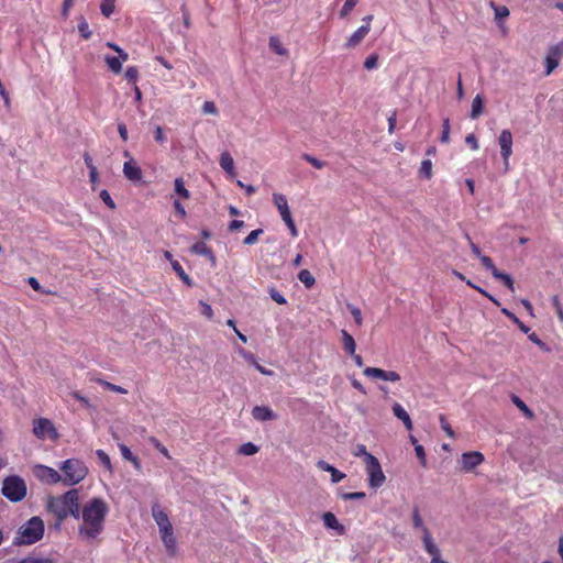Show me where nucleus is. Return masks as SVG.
<instances>
[{"mask_svg": "<svg viewBox=\"0 0 563 563\" xmlns=\"http://www.w3.org/2000/svg\"><path fill=\"white\" fill-rule=\"evenodd\" d=\"M47 510L54 515L56 522L55 528L59 529L60 525L68 516L75 519L80 518L79 492L78 489H69L66 493L49 497L46 505Z\"/></svg>", "mask_w": 563, "mask_h": 563, "instance_id": "2", "label": "nucleus"}, {"mask_svg": "<svg viewBox=\"0 0 563 563\" xmlns=\"http://www.w3.org/2000/svg\"><path fill=\"white\" fill-rule=\"evenodd\" d=\"M122 457L126 461H130L136 470L141 468V463L137 456H135L131 450L125 444L119 445Z\"/></svg>", "mask_w": 563, "mask_h": 563, "instance_id": "24", "label": "nucleus"}, {"mask_svg": "<svg viewBox=\"0 0 563 563\" xmlns=\"http://www.w3.org/2000/svg\"><path fill=\"white\" fill-rule=\"evenodd\" d=\"M148 442L159 452L162 453L165 457H167L168 460L172 459L170 454H169V451L167 450V448L161 443V441L155 438V437H150L148 438Z\"/></svg>", "mask_w": 563, "mask_h": 563, "instance_id": "36", "label": "nucleus"}, {"mask_svg": "<svg viewBox=\"0 0 563 563\" xmlns=\"http://www.w3.org/2000/svg\"><path fill=\"white\" fill-rule=\"evenodd\" d=\"M302 158H303L307 163L311 164V165H312L314 168H317V169H322V168L325 166V162L320 161V159L316 158L314 156H312V155H310V154L305 153V154L302 155Z\"/></svg>", "mask_w": 563, "mask_h": 563, "instance_id": "44", "label": "nucleus"}, {"mask_svg": "<svg viewBox=\"0 0 563 563\" xmlns=\"http://www.w3.org/2000/svg\"><path fill=\"white\" fill-rule=\"evenodd\" d=\"M175 191L178 196H180L184 199L190 198L189 190L185 187L183 178H176L175 179Z\"/></svg>", "mask_w": 563, "mask_h": 563, "instance_id": "35", "label": "nucleus"}, {"mask_svg": "<svg viewBox=\"0 0 563 563\" xmlns=\"http://www.w3.org/2000/svg\"><path fill=\"white\" fill-rule=\"evenodd\" d=\"M298 279L305 285L306 288H311L316 279L308 269H301L298 274Z\"/></svg>", "mask_w": 563, "mask_h": 563, "instance_id": "33", "label": "nucleus"}, {"mask_svg": "<svg viewBox=\"0 0 563 563\" xmlns=\"http://www.w3.org/2000/svg\"><path fill=\"white\" fill-rule=\"evenodd\" d=\"M172 267L175 271V273L177 274V276L185 284H187L188 286H191L192 283H191L190 277L186 274V272L184 271L183 266L180 265V263L178 261H172Z\"/></svg>", "mask_w": 563, "mask_h": 563, "instance_id": "32", "label": "nucleus"}, {"mask_svg": "<svg viewBox=\"0 0 563 563\" xmlns=\"http://www.w3.org/2000/svg\"><path fill=\"white\" fill-rule=\"evenodd\" d=\"M202 111L206 114H218V109L213 101H205L202 104Z\"/></svg>", "mask_w": 563, "mask_h": 563, "instance_id": "57", "label": "nucleus"}, {"mask_svg": "<svg viewBox=\"0 0 563 563\" xmlns=\"http://www.w3.org/2000/svg\"><path fill=\"white\" fill-rule=\"evenodd\" d=\"M349 309H350V312L355 321V323L357 325H362L363 323V317H362V311L360 308L355 307V306H349Z\"/></svg>", "mask_w": 563, "mask_h": 563, "instance_id": "52", "label": "nucleus"}, {"mask_svg": "<svg viewBox=\"0 0 563 563\" xmlns=\"http://www.w3.org/2000/svg\"><path fill=\"white\" fill-rule=\"evenodd\" d=\"M323 523L327 528L332 529L336 531L339 536H343L345 533V528L343 525L339 522L334 514L332 512H324L322 516Z\"/></svg>", "mask_w": 563, "mask_h": 563, "instance_id": "16", "label": "nucleus"}, {"mask_svg": "<svg viewBox=\"0 0 563 563\" xmlns=\"http://www.w3.org/2000/svg\"><path fill=\"white\" fill-rule=\"evenodd\" d=\"M465 142L467 145L471 146L473 151H477L479 148L477 137L473 133L468 134L465 137Z\"/></svg>", "mask_w": 563, "mask_h": 563, "instance_id": "62", "label": "nucleus"}, {"mask_svg": "<svg viewBox=\"0 0 563 563\" xmlns=\"http://www.w3.org/2000/svg\"><path fill=\"white\" fill-rule=\"evenodd\" d=\"M96 455L99 462L104 466V468L109 471L112 470L110 456L103 450H97Z\"/></svg>", "mask_w": 563, "mask_h": 563, "instance_id": "42", "label": "nucleus"}, {"mask_svg": "<svg viewBox=\"0 0 563 563\" xmlns=\"http://www.w3.org/2000/svg\"><path fill=\"white\" fill-rule=\"evenodd\" d=\"M483 109H484V100L479 95H477L472 101V109H471L470 117L472 119H477L483 113Z\"/></svg>", "mask_w": 563, "mask_h": 563, "instance_id": "25", "label": "nucleus"}, {"mask_svg": "<svg viewBox=\"0 0 563 563\" xmlns=\"http://www.w3.org/2000/svg\"><path fill=\"white\" fill-rule=\"evenodd\" d=\"M371 31L369 25L360 26L345 42V48H354L362 43V41L367 36Z\"/></svg>", "mask_w": 563, "mask_h": 563, "instance_id": "13", "label": "nucleus"}, {"mask_svg": "<svg viewBox=\"0 0 563 563\" xmlns=\"http://www.w3.org/2000/svg\"><path fill=\"white\" fill-rule=\"evenodd\" d=\"M552 305H553V307L555 309V312L558 314L559 320L561 322H563V308H562V305H561L558 296H554L552 298Z\"/></svg>", "mask_w": 563, "mask_h": 563, "instance_id": "58", "label": "nucleus"}, {"mask_svg": "<svg viewBox=\"0 0 563 563\" xmlns=\"http://www.w3.org/2000/svg\"><path fill=\"white\" fill-rule=\"evenodd\" d=\"M484 462V455L481 452L472 451L462 454V466L465 471H472Z\"/></svg>", "mask_w": 563, "mask_h": 563, "instance_id": "11", "label": "nucleus"}, {"mask_svg": "<svg viewBox=\"0 0 563 563\" xmlns=\"http://www.w3.org/2000/svg\"><path fill=\"white\" fill-rule=\"evenodd\" d=\"M100 198L110 209H115V203H114L113 199L111 198L108 190H106V189L101 190Z\"/></svg>", "mask_w": 563, "mask_h": 563, "instance_id": "55", "label": "nucleus"}, {"mask_svg": "<svg viewBox=\"0 0 563 563\" xmlns=\"http://www.w3.org/2000/svg\"><path fill=\"white\" fill-rule=\"evenodd\" d=\"M479 260H481L482 265H483L486 269L490 271V272H492V275H494V269H497V267L494 265V263H493L492 258H490L489 256L482 255V256L479 257Z\"/></svg>", "mask_w": 563, "mask_h": 563, "instance_id": "56", "label": "nucleus"}, {"mask_svg": "<svg viewBox=\"0 0 563 563\" xmlns=\"http://www.w3.org/2000/svg\"><path fill=\"white\" fill-rule=\"evenodd\" d=\"M422 541H423L424 550L431 556V559L441 556L440 550H439L438 545L433 542V539L431 537L429 529H424V536H422Z\"/></svg>", "mask_w": 563, "mask_h": 563, "instance_id": "18", "label": "nucleus"}, {"mask_svg": "<svg viewBox=\"0 0 563 563\" xmlns=\"http://www.w3.org/2000/svg\"><path fill=\"white\" fill-rule=\"evenodd\" d=\"M104 62L108 66V68L114 73V74H119L121 73L122 70V64H121V59L119 57H115V56H106L104 58Z\"/></svg>", "mask_w": 563, "mask_h": 563, "instance_id": "31", "label": "nucleus"}, {"mask_svg": "<svg viewBox=\"0 0 563 563\" xmlns=\"http://www.w3.org/2000/svg\"><path fill=\"white\" fill-rule=\"evenodd\" d=\"M252 417L256 421H269L275 420L277 418V415L267 406H255L252 409Z\"/></svg>", "mask_w": 563, "mask_h": 563, "instance_id": "15", "label": "nucleus"}, {"mask_svg": "<svg viewBox=\"0 0 563 563\" xmlns=\"http://www.w3.org/2000/svg\"><path fill=\"white\" fill-rule=\"evenodd\" d=\"M412 525L415 528L420 529L422 532V536H424V529H428V528L424 526L423 520L420 516L419 509L417 507H415L412 510Z\"/></svg>", "mask_w": 563, "mask_h": 563, "instance_id": "38", "label": "nucleus"}, {"mask_svg": "<svg viewBox=\"0 0 563 563\" xmlns=\"http://www.w3.org/2000/svg\"><path fill=\"white\" fill-rule=\"evenodd\" d=\"M103 388L110 390V391H114V393H118V394H128V390L119 385H115V384H112L110 382H107V380H103V379H98L97 380Z\"/></svg>", "mask_w": 563, "mask_h": 563, "instance_id": "40", "label": "nucleus"}, {"mask_svg": "<svg viewBox=\"0 0 563 563\" xmlns=\"http://www.w3.org/2000/svg\"><path fill=\"white\" fill-rule=\"evenodd\" d=\"M115 9V0H103L100 4L101 13L109 18Z\"/></svg>", "mask_w": 563, "mask_h": 563, "instance_id": "39", "label": "nucleus"}, {"mask_svg": "<svg viewBox=\"0 0 563 563\" xmlns=\"http://www.w3.org/2000/svg\"><path fill=\"white\" fill-rule=\"evenodd\" d=\"M191 252L209 258L213 264L216 263V256L212 249L208 246L205 242L195 243L191 246Z\"/></svg>", "mask_w": 563, "mask_h": 563, "instance_id": "20", "label": "nucleus"}, {"mask_svg": "<svg viewBox=\"0 0 563 563\" xmlns=\"http://www.w3.org/2000/svg\"><path fill=\"white\" fill-rule=\"evenodd\" d=\"M500 155L504 161L505 169L509 168V158L512 155V134L509 130H503L498 136Z\"/></svg>", "mask_w": 563, "mask_h": 563, "instance_id": "9", "label": "nucleus"}, {"mask_svg": "<svg viewBox=\"0 0 563 563\" xmlns=\"http://www.w3.org/2000/svg\"><path fill=\"white\" fill-rule=\"evenodd\" d=\"M353 454L355 456L363 457L364 463H366L368 456H374L373 454L367 452L366 446L364 444H357Z\"/></svg>", "mask_w": 563, "mask_h": 563, "instance_id": "51", "label": "nucleus"}, {"mask_svg": "<svg viewBox=\"0 0 563 563\" xmlns=\"http://www.w3.org/2000/svg\"><path fill=\"white\" fill-rule=\"evenodd\" d=\"M76 0H64L62 7V15L67 19L69 15L70 9L74 7Z\"/></svg>", "mask_w": 563, "mask_h": 563, "instance_id": "61", "label": "nucleus"}, {"mask_svg": "<svg viewBox=\"0 0 563 563\" xmlns=\"http://www.w3.org/2000/svg\"><path fill=\"white\" fill-rule=\"evenodd\" d=\"M357 0H346L340 11V18L347 16L357 4Z\"/></svg>", "mask_w": 563, "mask_h": 563, "instance_id": "45", "label": "nucleus"}, {"mask_svg": "<svg viewBox=\"0 0 563 563\" xmlns=\"http://www.w3.org/2000/svg\"><path fill=\"white\" fill-rule=\"evenodd\" d=\"M528 339L533 342L534 344H537L542 351L544 352H549L550 349L549 346L547 345V343H544L536 332H529L528 333Z\"/></svg>", "mask_w": 563, "mask_h": 563, "instance_id": "46", "label": "nucleus"}, {"mask_svg": "<svg viewBox=\"0 0 563 563\" xmlns=\"http://www.w3.org/2000/svg\"><path fill=\"white\" fill-rule=\"evenodd\" d=\"M220 166L223 170H225L229 175H234V161L229 152H223L220 155Z\"/></svg>", "mask_w": 563, "mask_h": 563, "instance_id": "21", "label": "nucleus"}, {"mask_svg": "<svg viewBox=\"0 0 563 563\" xmlns=\"http://www.w3.org/2000/svg\"><path fill=\"white\" fill-rule=\"evenodd\" d=\"M393 412L399 420L404 422V426L408 431L412 430L413 424L411 418L400 404L395 402L393 405Z\"/></svg>", "mask_w": 563, "mask_h": 563, "instance_id": "19", "label": "nucleus"}, {"mask_svg": "<svg viewBox=\"0 0 563 563\" xmlns=\"http://www.w3.org/2000/svg\"><path fill=\"white\" fill-rule=\"evenodd\" d=\"M271 298L278 305H286V298L274 287H271L269 290Z\"/></svg>", "mask_w": 563, "mask_h": 563, "instance_id": "49", "label": "nucleus"}, {"mask_svg": "<svg viewBox=\"0 0 563 563\" xmlns=\"http://www.w3.org/2000/svg\"><path fill=\"white\" fill-rule=\"evenodd\" d=\"M419 174L426 179H430L432 177V162L430 159H423L421 162Z\"/></svg>", "mask_w": 563, "mask_h": 563, "instance_id": "37", "label": "nucleus"}, {"mask_svg": "<svg viewBox=\"0 0 563 563\" xmlns=\"http://www.w3.org/2000/svg\"><path fill=\"white\" fill-rule=\"evenodd\" d=\"M269 47L272 51H274L277 55L286 56L288 55V51L283 46L282 42L277 36H271L269 37Z\"/></svg>", "mask_w": 563, "mask_h": 563, "instance_id": "27", "label": "nucleus"}, {"mask_svg": "<svg viewBox=\"0 0 563 563\" xmlns=\"http://www.w3.org/2000/svg\"><path fill=\"white\" fill-rule=\"evenodd\" d=\"M442 143H449L450 142V120L446 118L443 121L442 124V134L440 137Z\"/></svg>", "mask_w": 563, "mask_h": 563, "instance_id": "50", "label": "nucleus"}, {"mask_svg": "<svg viewBox=\"0 0 563 563\" xmlns=\"http://www.w3.org/2000/svg\"><path fill=\"white\" fill-rule=\"evenodd\" d=\"M387 372L388 371H384L378 367H366L363 371L365 376H367L369 378H378V379H383V380H386Z\"/></svg>", "mask_w": 563, "mask_h": 563, "instance_id": "28", "label": "nucleus"}, {"mask_svg": "<svg viewBox=\"0 0 563 563\" xmlns=\"http://www.w3.org/2000/svg\"><path fill=\"white\" fill-rule=\"evenodd\" d=\"M154 139L156 142L163 144L166 141V136L164 134L163 128L157 125L154 131Z\"/></svg>", "mask_w": 563, "mask_h": 563, "instance_id": "63", "label": "nucleus"}, {"mask_svg": "<svg viewBox=\"0 0 563 563\" xmlns=\"http://www.w3.org/2000/svg\"><path fill=\"white\" fill-rule=\"evenodd\" d=\"M263 234L262 229L253 230L249 233V235L244 239L243 243L246 245H253L257 242L258 238Z\"/></svg>", "mask_w": 563, "mask_h": 563, "instance_id": "43", "label": "nucleus"}, {"mask_svg": "<svg viewBox=\"0 0 563 563\" xmlns=\"http://www.w3.org/2000/svg\"><path fill=\"white\" fill-rule=\"evenodd\" d=\"M341 335L344 351L350 355H354V352L356 350V343L353 336L346 330H342Z\"/></svg>", "mask_w": 563, "mask_h": 563, "instance_id": "22", "label": "nucleus"}, {"mask_svg": "<svg viewBox=\"0 0 563 563\" xmlns=\"http://www.w3.org/2000/svg\"><path fill=\"white\" fill-rule=\"evenodd\" d=\"M125 78L136 85V80L139 78V69L135 66H129L124 74Z\"/></svg>", "mask_w": 563, "mask_h": 563, "instance_id": "47", "label": "nucleus"}, {"mask_svg": "<svg viewBox=\"0 0 563 563\" xmlns=\"http://www.w3.org/2000/svg\"><path fill=\"white\" fill-rule=\"evenodd\" d=\"M439 421H440V426L442 428V430L446 433V435L449 438H454V431L453 429L451 428L450 423L448 422L446 418L444 415H440L439 417Z\"/></svg>", "mask_w": 563, "mask_h": 563, "instance_id": "48", "label": "nucleus"}, {"mask_svg": "<svg viewBox=\"0 0 563 563\" xmlns=\"http://www.w3.org/2000/svg\"><path fill=\"white\" fill-rule=\"evenodd\" d=\"M366 474L368 476V485L372 488L380 487L385 481L386 476L382 470L380 463L376 456H368L365 463Z\"/></svg>", "mask_w": 563, "mask_h": 563, "instance_id": "6", "label": "nucleus"}, {"mask_svg": "<svg viewBox=\"0 0 563 563\" xmlns=\"http://www.w3.org/2000/svg\"><path fill=\"white\" fill-rule=\"evenodd\" d=\"M15 563H54V561L49 558H37L29 555L23 559H20Z\"/></svg>", "mask_w": 563, "mask_h": 563, "instance_id": "41", "label": "nucleus"}, {"mask_svg": "<svg viewBox=\"0 0 563 563\" xmlns=\"http://www.w3.org/2000/svg\"><path fill=\"white\" fill-rule=\"evenodd\" d=\"M123 174L129 180L133 183L140 181L143 177L142 169L137 166L136 162L132 157H130V159L124 163Z\"/></svg>", "mask_w": 563, "mask_h": 563, "instance_id": "12", "label": "nucleus"}, {"mask_svg": "<svg viewBox=\"0 0 563 563\" xmlns=\"http://www.w3.org/2000/svg\"><path fill=\"white\" fill-rule=\"evenodd\" d=\"M109 512L108 504L100 497H93L80 508L81 525L78 534L84 540H95L104 530L106 518Z\"/></svg>", "mask_w": 563, "mask_h": 563, "instance_id": "1", "label": "nucleus"}, {"mask_svg": "<svg viewBox=\"0 0 563 563\" xmlns=\"http://www.w3.org/2000/svg\"><path fill=\"white\" fill-rule=\"evenodd\" d=\"M366 494L364 492H355V493H344L342 494V498L344 500H353V499H364Z\"/></svg>", "mask_w": 563, "mask_h": 563, "instance_id": "60", "label": "nucleus"}, {"mask_svg": "<svg viewBox=\"0 0 563 563\" xmlns=\"http://www.w3.org/2000/svg\"><path fill=\"white\" fill-rule=\"evenodd\" d=\"M258 450H260V448L257 445H255L254 443L246 442L239 446L238 453L242 454V455L250 456V455L256 454L258 452Z\"/></svg>", "mask_w": 563, "mask_h": 563, "instance_id": "34", "label": "nucleus"}, {"mask_svg": "<svg viewBox=\"0 0 563 563\" xmlns=\"http://www.w3.org/2000/svg\"><path fill=\"white\" fill-rule=\"evenodd\" d=\"M33 474L40 482L47 485H54L62 482V475L53 467L46 465H35Z\"/></svg>", "mask_w": 563, "mask_h": 563, "instance_id": "8", "label": "nucleus"}, {"mask_svg": "<svg viewBox=\"0 0 563 563\" xmlns=\"http://www.w3.org/2000/svg\"><path fill=\"white\" fill-rule=\"evenodd\" d=\"M563 56V42L549 48L545 57V75L549 76L558 66Z\"/></svg>", "mask_w": 563, "mask_h": 563, "instance_id": "10", "label": "nucleus"}, {"mask_svg": "<svg viewBox=\"0 0 563 563\" xmlns=\"http://www.w3.org/2000/svg\"><path fill=\"white\" fill-rule=\"evenodd\" d=\"M415 452L422 467L427 466L426 452L421 444H416Z\"/></svg>", "mask_w": 563, "mask_h": 563, "instance_id": "54", "label": "nucleus"}, {"mask_svg": "<svg viewBox=\"0 0 563 563\" xmlns=\"http://www.w3.org/2000/svg\"><path fill=\"white\" fill-rule=\"evenodd\" d=\"M45 525L41 517L34 516L25 521L16 531L13 544L32 545L43 539Z\"/></svg>", "mask_w": 563, "mask_h": 563, "instance_id": "3", "label": "nucleus"}, {"mask_svg": "<svg viewBox=\"0 0 563 563\" xmlns=\"http://www.w3.org/2000/svg\"><path fill=\"white\" fill-rule=\"evenodd\" d=\"M512 402L516 405V407L529 419L533 418L532 410L525 404L522 399H520L518 396L512 395L511 397Z\"/></svg>", "mask_w": 563, "mask_h": 563, "instance_id": "29", "label": "nucleus"}, {"mask_svg": "<svg viewBox=\"0 0 563 563\" xmlns=\"http://www.w3.org/2000/svg\"><path fill=\"white\" fill-rule=\"evenodd\" d=\"M2 494L12 503L21 501L26 496L25 482L19 476H9L3 481Z\"/></svg>", "mask_w": 563, "mask_h": 563, "instance_id": "5", "label": "nucleus"}, {"mask_svg": "<svg viewBox=\"0 0 563 563\" xmlns=\"http://www.w3.org/2000/svg\"><path fill=\"white\" fill-rule=\"evenodd\" d=\"M162 541L166 548L168 555L175 556L177 553V541H176L174 533L169 534L167 537H163Z\"/></svg>", "mask_w": 563, "mask_h": 563, "instance_id": "26", "label": "nucleus"}, {"mask_svg": "<svg viewBox=\"0 0 563 563\" xmlns=\"http://www.w3.org/2000/svg\"><path fill=\"white\" fill-rule=\"evenodd\" d=\"M33 433L38 439L57 440L59 434L53 422L47 418H38L33 421Z\"/></svg>", "mask_w": 563, "mask_h": 563, "instance_id": "7", "label": "nucleus"}, {"mask_svg": "<svg viewBox=\"0 0 563 563\" xmlns=\"http://www.w3.org/2000/svg\"><path fill=\"white\" fill-rule=\"evenodd\" d=\"M273 199L283 221L292 219L286 196L283 194H274Z\"/></svg>", "mask_w": 563, "mask_h": 563, "instance_id": "14", "label": "nucleus"}, {"mask_svg": "<svg viewBox=\"0 0 563 563\" xmlns=\"http://www.w3.org/2000/svg\"><path fill=\"white\" fill-rule=\"evenodd\" d=\"M78 30L84 38L88 40L91 36V32L89 31V26L86 21L78 25Z\"/></svg>", "mask_w": 563, "mask_h": 563, "instance_id": "64", "label": "nucleus"}, {"mask_svg": "<svg viewBox=\"0 0 563 563\" xmlns=\"http://www.w3.org/2000/svg\"><path fill=\"white\" fill-rule=\"evenodd\" d=\"M317 467L323 472H329L331 474V481L333 483H340L343 478H345V474L336 470L334 466L330 465L323 460L317 462Z\"/></svg>", "mask_w": 563, "mask_h": 563, "instance_id": "17", "label": "nucleus"}, {"mask_svg": "<svg viewBox=\"0 0 563 563\" xmlns=\"http://www.w3.org/2000/svg\"><path fill=\"white\" fill-rule=\"evenodd\" d=\"M378 65V56L376 54H372L366 57L364 62V67L368 70L376 68Z\"/></svg>", "mask_w": 563, "mask_h": 563, "instance_id": "53", "label": "nucleus"}, {"mask_svg": "<svg viewBox=\"0 0 563 563\" xmlns=\"http://www.w3.org/2000/svg\"><path fill=\"white\" fill-rule=\"evenodd\" d=\"M60 470L63 472L62 483L65 486L79 484L88 474V467L78 459H68L64 461Z\"/></svg>", "mask_w": 563, "mask_h": 563, "instance_id": "4", "label": "nucleus"}, {"mask_svg": "<svg viewBox=\"0 0 563 563\" xmlns=\"http://www.w3.org/2000/svg\"><path fill=\"white\" fill-rule=\"evenodd\" d=\"M496 19H505L509 15V10L505 5H494Z\"/></svg>", "mask_w": 563, "mask_h": 563, "instance_id": "59", "label": "nucleus"}, {"mask_svg": "<svg viewBox=\"0 0 563 563\" xmlns=\"http://www.w3.org/2000/svg\"><path fill=\"white\" fill-rule=\"evenodd\" d=\"M496 279H499L503 282V284L511 291L515 290L514 280L510 277V275L500 272L499 269H494V275Z\"/></svg>", "mask_w": 563, "mask_h": 563, "instance_id": "30", "label": "nucleus"}, {"mask_svg": "<svg viewBox=\"0 0 563 563\" xmlns=\"http://www.w3.org/2000/svg\"><path fill=\"white\" fill-rule=\"evenodd\" d=\"M152 516H153V519L155 520L156 525L158 526V528L170 523L168 515L164 510H162L158 506H154L152 508Z\"/></svg>", "mask_w": 563, "mask_h": 563, "instance_id": "23", "label": "nucleus"}]
</instances>
